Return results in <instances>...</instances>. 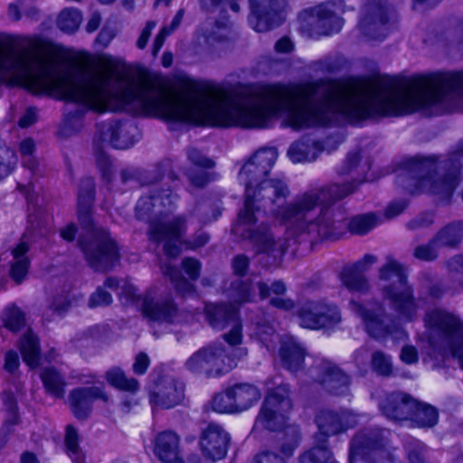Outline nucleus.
Listing matches in <instances>:
<instances>
[{
  "instance_id": "1",
  "label": "nucleus",
  "mask_w": 463,
  "mask_h": 463,
  "mask_svg": "<svg viewBox=\"0 0 463 463\" xmlns=\"http://www.w3.org/2000/svg\"><path fill=\"white\" fill-rule=\"evenodd\" d=\"M42 45L36 37H23L15 46L0 42V85L99 112L126 111L168 122V87L159 77L145 74L122 84L114 80L118 61L112 56L98 57L95 65L74 67L55 52L41 53Z\"/></svg>"
},
{
  "instance_id": "2",
  "label": "nucleus",
  "mask_w": 463,
  "mask_h": 463,
  "mask_svg": "<svg viewBox=\"0 0 463 463\" xmlns=\"http://www.w3.org/2000/svg\"><path fill=\"white\" fill-rule=\"evenodd\" d=\"M259 165L250 159L239 173V180L245 185V201L232 227L236 236L249 240L259 252L281 254L287 249L285 240L275 239L265 225H256V213L261 207L271 204V217L284 226L289 235L308 233L323 238L331 234L333 225L327 204L355 190L353 184H335L327 188L304 192L290 203L282 204L289 196L288 184L282 179H263L267 175H259Z\"/></svg>"
},
{
  "instance_id": "3",
  "label": "nucleus",
  "mask_w": 463,
  "mask_h": 463,
  "mask_svg": "<svg viewBox=\"0 0 463 463\" xmlns=\"http://www.w3.org/2000/svg\"><path fill=\"white\" fill-rule=\"evenodd\" d=\"M450 97L463 98V71L330 82V125L417 110L437 114Z\"/></svg>"
},
{
  "instance_id": "4",
  "label": "nucleus",
  "mask_w": 463,
  "mask_h": 463,
  "mask_svg": "<svg viewBox=\"0 0 463 463\" xmlns=\"http://www.w3.org/2000/svg\"><path fill=\"white\" fill-rule=\"evenodd\" d=\"M292 410L288 384H279L268 393L256 417L253 430L277 431L285 430L284 442L279 454L273 450L262 451L256 455L253 463H287L293 455L300 439L299 430L295 425H288V414Z\"/></svg>"
},
{
  "instance_id": "5",
  "label": "nucleus",
  "mask_w": 463,
  "mask_h": 463,
  "mask_svg": "<svg viewBox=\"0 0 463 463\" xmlns=\"http://www.w3.org/2000/svg\"><path fill=\"white\" fill-rule=\"evenodd\" d=\"M177 199L169 189L153 190L149 195L142 196L136 206V216L149 222V238L156 242H164V251L169 257L181 252V237L185 231L182 217L168 219Z\"/></svg>"
},
{
  "instance_id": "6",
  "label": "nucleus",
  "mask_w": 463,
  "mask_h": 463,
  "mask_svg": "<svg viewBox=\"0 0 463 463\" xmlns=\"http://www.w3.org/2000/svg\"><path fill=\"white\" fill-rule=\"evenodd\" d=\"M460 157H463V141L448 159L437 162L436 156L413 157L408 162L412 175L411 194L427 193L440 200L450 198L460 182Z\"/></svg>"
},
{
  "instance_id": "7",
  "label": "nucleus",
  "mask_w": 463,
  "mask_h": 463,
  "mask_svg": "<svg viewBox=\"0 0 463 463\" xmlns=\"http://www.w3.org/2000/svg\"><path fill=\"white\" fill-rule=\"evenodd\" d=\"M379 290L383 300L388 301L399 319L411 322L418 318L420 305L414 297L413 288L408 284L406 269L392 256L378 270Z\"/></svg>"
},
{
  "instance_id": "8",
  "label": "nucleus",
  "mask_w": 463,
  "mask_h": 463,
  "mask_svg": "<svg viewBox=\"0 0 463 463\" xmlns=\"http://www.w3.org/2000/svg\"><path fill=\"white\" fill-rule=\"evenodd\" d=\"M229 305L206 304L204 312L209 325L214 330H223L231 326V330L223 335V339L230 345H240L242 341V326L239 317L241 305L250 302L254 298V291L250 281L237 279L232 281L227 289Z\"/></svg>"
},
{
  "instance_id": "9",
  "label": "nucleus",
  "mask_w": 463,
  "mask_h": 463,
  "mask_svg": "<svg viewBox=\"0 0 463 463\" xmlns=\"http://www.w3.org/2000/svg\"><path fill=\"white\" fill-rule=\"evenodd\" d=\"M427 334L433 344L440 342L445 352L456 358L463 369V322L454 313L435 307L423 317Z\"/></svg>"
},
{
  "instance_id": "10",
  "label": "nucleus",
  "mask_w": 463,
  "mask_h": 463,
  "mask_svg": "<svg viewBox=\"0 0 463 463\" xmlns=\"http://www.w3.org/2000/svg\"><path fill=\"white\" fill-rule=\"evenodd\" d=\"M389 436L388 430L379 428L359 430L350 441L349 463H394Z\"/></svg>"
},
{
  "instance_id": "11",
  "label": "nucleus",
  "mask_w": 463,
  "mask_h": 463,
  "mask_svg": "<svg viewBox=\"0 0 463 463\" xmlns=\"http://www.w3.org/2000/svg\"><path fill=\"white\" fill-rule=\"evenodd\" d=\"M349 309L361 320L365 331L373 338H385L394 334L404 335L379 300L372 299L362 303L351 299Z\"/></svg>"
},
{
  "instance_id": "12",
  "label": "nucleus",
  "mask_w": 463,
  "mask_h": 463,
  "mask_svg": "<svg viewBox=\"0 0 463 463\" xmlns=\"http://www.w3.org/2000/svg\"><path fill=\"white\" fill-rule=\"evenodd\" d=\"M128 298L136 302L143 316L151 323L172 324L177 317V307L171 296L160 291L157 288H149L142 296L133 286L126 291Z\"/></svg>"
},
{
  "instance_id": "13",
  "label": "nucleus",
  "mask_w": 463,
  "mask_h": 463,
  "mask_svg": "<svg viewBox=\"0 0 463 463\" xmlns=\"http://www.w3.org/2000/svg\"><path fill=\"white\" fill-rule=\"evenodd\" d=\"M80 245L89 265L98 271L110 269L119 260L118 247L106 230H95Z\"/></svg>"
},
{
  "instance_id": "14",
  "label": "nucleus",
  "mask_w": 463,
  "mask_h": 463,
  "mask_svg": "<svg viewBox=\"0 0 463 463\" xmlns=\"http://www.w3.org/2000/svg\"><path fill=\"white\" fill-rule=\"evenodd\" d=\"M184 365L188 371L194 373L220 376L230 372L235 366V363L228 355L222 344H214L194 353Z\"/></svg>"
},
{
  "instance_id": "15",
  "label": "nucleus",
  "mask_w": 463,
  "mask_h": 463,
  "mask_svg": "<svg viewBox=\"0 0 463 463\" xmlns=\"http://www.w3.org/2000/svg\"><path fill=\"white\" fill-rule=\"evenodd\" d=\"M366 418V414L358 413L350 409L321 410L316 416L318 431L315 434L314 439H326V444L328 445L329 437L342 434L354 428Z\"/></svg>"
},
{
  "instance_id": "16",
  "label": "nucleus",
  "mask_w": 463,
  "mask_h": 463,
  "mask_svg": "<svg viewBox=\"0 0 463 463\" xmlns=\"http://www.w3.org/2000/svg\"><path fill=\"white\" fill-rule=\"evenodd\" d=\"M390 6L387 0H367L362 7L359 27L364 35L372 40L385 38Z\"/></svg>"
},
{
  "instance_id": "17",
  "label": "nucleus",
  "mask_w": 463,
  "mask_h": 463,
  "mask_svg": "<svg viewBox=\"0 0 463 463\" xmlns=\"http://www.w3.org/2000/svg\"><path fill=\"white\" fill-rule=\"evenodd\" d=\"M307 373L334 395H346L349 392V375L330 361L317 359Z\"/></svg>"
},
{
  "instance_id": "18",
  "label": "nucleus",
  "mask_w": 463,
  "mask_h": 463,
  "mask_svg": "<svg viewBox=\"0 0 463 463\" xmlns=\"http://www.w3.org/2000/svg\"><path fill=\"white\" fill-rule=\"evenodd\" d=\"M332 4L319 5L305 10L299 15L301 27L317 34L328 35L338 32L343 25L342 19L332 9Z\"/></svg>"
},
{
  "instance_id": "19",
  "label": "nucleus",
  "mask_w": 463,
  "mask_h": 463,
  "mask_svg": "<svg viewBox=\"0 0 463 463\" xmlns=\"http://www.w3.org/2000/svg\"><path fill=\"white\" fill-rule=\"evenodd\" d=\"M136 131L137 128L129 122H102L97 125L94 143L96 146L100 142L118 149H126L134 145Z\"/></svg>"
},
{
  "instance_id": "20",
  "label": "nucleus",
  "mask_w": 463,
  "mask_h": 463,
  "mask_svg": "<svg viewBox=\"0 0 463 463\" xmlns=\"http://www.w3.org/2000/svg\"><path fill=\"white\" fill-rule=\"evenodd\" d=\"M229 442V434L220 425L211 423L203 431L200 445L205 457L218 460L225 457Z\"/></svg>"
},
{
  "instance_id": "21",
  "label": "nucleus",
  "mask_w": 463,
  "mask_h": 463,
  "mask_svg": "<svg viewBox=\"0 0 463 463\" xmlns=\"http://www.w3.org/2000/svg\"><path fill=\"white\" fill-rule=\"evenodd\" d=\"M250 14L249 24L256 32H266L281 23L275 11V0H250Z\"/></svg>"
},
{
  "instance_id": "22",
  "label": "nucleus",
  "mask_w": 463,
  "mask_h": 463,
  "mask_svg": "<svg viewBox=\"0 0 463 463\" xmlns=\"http://www.w3.org/2000/svg\"><path fill=\"white\" fill-rule=\"evenodd\" d=\"M108 402L109 397L101 387L78 388L71 392L69 402L74 415L78 419L86 418L91 411L94 400Z\"/></svg>"
},
{
  "instance_id": "23",
  "label": "nucleus",
  "mask_w": 463,
  "mask_h": 463,
  "mask_svg": "<svg viewBox=\"0 0 463 463\" xmlns=\"http://www.w3.org/2000/svg\"><path fill=\"white\" fill-rule=\"evenodd\" d=\"M416 400L406 393H392L381 403L383 413L392 420H411Z\"/></svg>"
},
{
  "instance_id": "24",
  "label": "nucleus",
  "mask_w": 463,
  "mask_h": 463,
  "mask_svg": "<svg viewBox=\"0 0 463 463\" xmlns=\"http://www.w3.org/2000/svg\"><path fill=\"white\" fill-rule=\"evenodd\" d=\"M184 398V384L172 378H165L156 383L150 394L153 403L164 408L178 404Z\"/></svg>"
},
{
  "instance_id": "25",
  "label": "nucleus",
  "mask_w": 463,
  "mask_h": 463,
  "mask_svg": "<svg viewBox=\"0 0 463 463\" xmlns=\"http://www.w3.org/2000/svg\"><path fill=\"white\" fill-rule=\"evenodd\" d=\"M154 453L163 463H184L180 457V438L174 431L165 430L156 436Z\"/></svg>"
},
{
  "instance_id": "26",
  "label": "nucleus",
  "mask_w": 463,
  "mask_h": 463,
  "mask_svg": "<svg viewBox=\"0 0 463 463\" xmlns=\"http://www.w3.org/2000/svg\"><path fill=\"white\" fill-rule=\"evenodd\" d=\"M279 354L282 365L291 373H296L302 369L307 352L306 348L296 338L292 336L284 337L281 340Z\"/></svg>"
},
{
  "instance_id": "27",
  "label": "nucleus",
  "mask_w": 463,
  "mask_h": 463,
  "mask_svg": "<svg viewBox=\"0 0 463 463\" xmlns=\"http://www.w3.org/2000/svg\"><path fill=\"white\" fill-rule=\"evenodd\" d=\"M318 305L319 314L316 318L307 316L304 317V323L307 326V329L332 328L341 323L342 316L337 306L325 300H318Z\"/></svg>"
},
{
  "instance_id": "28",
  "label": "nucleus",
  "mask_w": 463,
  "mask_h": 463,
  "mask_svg": "<svg viewBox=\"0 0 463 463\" xmlns=\"http://www.w3.org/2000/svg\"><path fill=\"white\" fill-rule=\"evenodd\" d=\"M29 249L28 242L23 239L11 251L13 259L10 261V276L17 284L22 283L27 276L30 267L27 256Z\"/></svg>"
},
{
  "instance_id": "29",
  "label": "nucleus",
  "mask_w": 463,
  "mask_h": 463,
  "mask_svg": "<svg viewBox=\"0 0 463 463\" xmlns=\"http://www.w3.org/2000/svg\"><path fill=\"white\" fill-rule=\"evenodd\" d=\"M323 151L322 145L317 141H298L290 146L288 156L293 163L312 162Z\"/></svg>"
},
{
  "instance_id": "30",
  "label": "nucleus",
  "mask_w": 463,
  "mask_h": 463,
  "mask_svg": "<svg viewBox=\"0 0 463 463\" xmlns=\"http://www.w3.org/2000/svg\"><path fill=\"white\" fill-rule=\"evenodd\" d=\"M298 463H337L326 439H314V445L298 458Z\"/></svg>"
},
{
  "instance_id": "31",
  "label": "nucleus",
  "mask_w": 463,
  "mask_h": 463,
  "mask_svg": "<svg viewBox=\"0 0 463 463\" xmlns=\"http://www.w3.org/2000/svg\"><path fill=\"white\" fill-rule=\"evenodd\" d=\"M19 350L24 362L29 367L35 368L38 366L40 359L39 340L31 329H28L22 336Z\"/></svg>"
},
{
  "instance_id": "32",
  "label": "nucleus",
  "mask_w": 463,
  "mask_h": 463,
  "mask_svg": "<svg viewBox=\"0 0 463 463\" xmlns=\"http://www.w3.org/2000/svg\"><path fill=\"white\" fill-rule=\"evenodd\" d=\"M237 411H246L261 397L260 391L248 383L236 384L232 387Z\"/></svg>"
},
{
  "instance_id": "33",
  "label": "nucleus",
  "mask_w": 463,
  "mask_h": 463,
  "mask_svg": "<svg viewBox=\"0 0 463 463\" xmlns=\"http://www.w3.org/2000/svg\"><path fill=\"white\" fill-rule=\"evenodd\" d=\"M40 377L49 394L56 398H62L64 396L66 386L65 379L54 367L44 368Z\"/></svg>"
},
{
  "instance_id": "34",
  "label": "nucleus",
  "mask_w": 463,
  "mask_h": 463,
  "mask_svg": "<svg viewBox=\"0 0 463 463\" xmlns=\"http://www.w3.org/2000/svg\"><path fill=\"white\" fill-rule=\"evenodd\" d=\"M64 450L72 463H85L86 456L80 446V435L71 425H68L64 435Z\"/></svg>"
},
{
  "instance_id": "35",
  "label": "nucleus",
  "mask_w": 463,
  "mask_h": 463,
  "mask_svg": "<svg viewBox=\"0 0 463 463\" xmlns=\"http://www.w3.org/2000/svg\"><path fill=\"white\" fill-rule=\"evenodd\" d=\"M411 420L418 427L431 428L438 423L439 412L435 407L416 401Z\"/></svg>"
},
{
  "instance_id": "36",
  "label": "nucleus",
  "mask_w": 463,
  "mask_h": 463,
  "mask_svg": "<svg viewBox=\"0 0 463 463\" xmlns=\"http://www.w3.org/2000/svg\"><path fill=\"white\" fill-rule=\"evenodd\" d=\"M342 284L352 293L365 294L369 292L372 286L364 274H358L347 269L341 272Z\"/></svg>"
},
{
  "instance_id": "37",
  "label": "nucleus",
  "mask_w": 463,
  "mask_h": 463,
  "mask_svg": "<svg viewBox=\"0 0 463 463\" xmlns=\"http://www.w3.org/2000/svg\"><path fill=\"white\" fill-rule=\"evenodd\" d=\"M107 382L116 389L134 392L138 390V382L132 378L127 377L125 373L118 367H114L106 373Z\"/></svg>"
},
{
  "instance_id": "38",
  "label": "nucleus",
  "mask_w": 463,
  "mask_h": 463,
  "mask_svg": "<svg viewBox=\"0 0 463 463\" xmlns=\"http://www.w3.org/2000/svg\"><path fill=\"white\" fill-rule=\"evenodd\" d=\"M463 238V222H454L441 230L434 239L439 246L454 247Z\"/></svg>"
},
{
  "instance_id": "39",
  "label": "nucleus",
  "mask_w": 463,
  "mask_h": 463,
  "mask_svg": "<svg viewBox=\"0 0 463 463\" xmlns=\"http://www.w3.org/2000/svg\"><path fill=\"white\" fill-rule=\"evenodd\" d=\"M381 222L380 218L373 213L357 215L349 222V230L352 233L363 235Z\"/></svg>"
},
{
  "instance_id": "40",
  "label": "nucleus",
  "mask_w": 463,
  "mask_h": 463,
  "mask_svg": "<svg viewBox=\"0 0 463 463\" xmlns=\"http://www.w3.org/2000/svg\"><path fill=\"white\" fill-rule=\"evenodd\" d=\"M184 9H180L175 14L173 18L171 24L169 25H165L161 28L159 33L156 34L153 45H152V54L154 57L157 55L161 48L163 47L165 38L174 33L181 24V22L184 18Z\"/></svg>"
},
{
  "instance_id": "41",
  "label": "nucleus",
  "mask_w": 463,
  "mask_h": 463,
  "mask_svg": "<svg viewBox=\"0 0 463 463\" xmlns=\"http://www.w3.org/2000/svg\"><path fill=\"white\" fill-rule=\"evenodd\" d=\"M95 184L90 177L84 178L80 184L78 203L79 213L87 214L94 199Z\"/></svg>"
},
{
  "instance_id": "42",
  "label": "nucleus",
  "mask_w": 463,
  "mask_h": 463,
  "mask_svg": "<svg viewBox=\"0 0 463 463\" xmlns=\"http://www.w3.org/2000/svg\"><path fill=\"white\" fill-rule=\"evenodd\" d=\"M82 15L73 8H65L62 10L58 17V27L68 33L77 31L81 24Z\"/></svg>"
},
{
  "instance_id": "43",
  "label": "nucleus",
  "mask_w": 463,
  "mask_h": 463,
  "mask_svg": "<svg viewBox=\"0 0 463 463\" xmlns=\"http://www.w3.org/2000/svg\"><path fill=\"white\" fill-rule=\"evenodd\" d=\"M2 320L5 327L12 332H17L25 326L24 314L16 306L7 307L2 314Z\"/></svg>"
},
{
  "instance_id": "44",
  "label": "nucleus",
  "mask_w": 463,
  "mask_h": 463,
  "mask_svg": "<svg viewBox=\"0 0 463 463\" xmlns=\"http://www.w3.org/2000/svg\"><path fill=\"white\" fill-rule=\"evenodd\" d=\"M278 157V152L275 148H262L257 151L250 158L259 165V175H268L275 164Z\"/></svg>"
},
{
  "instance_id": "45",
  "label": "nucleus",
  "mask_w": 463,
  "mask_h": 463,
  "mask_svg": "<svg viewBox=\"0 0 463 463\" xmlns=\"http://www.w3.org/2000/svg\"><path fill=\"white\" fill-rule=\"evenodd\" d=\"M212 407L220 413L237 412L232 389L229 388L225 392L217 393L213 398Z\"/></svg>"
},
{
  "instance_id": "46",
  "label": "nucleus",
  "mask_w": 463,
  "mask_h": 463,
  "mask_svg": "<svg viewBox=\"0 0 463 463\" xmlns=\"http://www.w3.org/2000/svg\"><path fill=\"white\" fill-rule=\"evenodd\" d=\"M93 146L96 165L103 179L109 182L112 177V164L109 156L103 150L108 146L99 142L98 146H96L93 142Z\"/></svg>"
},
{
  "instance_id": "47",
  "label": "nucleus",
  "mask_w": 463,
  "mask_h": 463,
  "mask_svg": "<svg viewBox=\"0 0 463 463\" xmlns=\"http://www.w3.org/2000/svg\"><path fill=\"white\" fill-rule=\"evenodd\" d=\"M162 271L165 275L170 278L171 281L175 285V288L180 294L185 296L192 294L194 291V285L183 278L179 270H177L175 268L170 265H165L162 267Z\"/></svg>"
},
{
  "instance_id": "48",
  "label": "nucleus",
  "mask_w": 463,
  "mask_h": 463,
  "mask_svg": "<svg viewBox=\"0 0 463 463\" xmlns=\"http://www.w3.org/2000/svg\"><path fill=\"white\" fill-rule=\"evenodd\" d=\"M31 0H17L15 3H11L8 5L7 15L10 20L17 22L22 17V11L30 18H34L38 11L34 7L28 8Z\"/></svg>"
},
{
  "instance_id": "49",
  "label": "nucleus",
  "mask_w": 463,
  "mask_h": 463,
  "mask_svg": "<svg viewBox=\"0 0 463 463\" xmlns=\"http://www.w3.org/2000/svg\"><path fill=\"white\" fill-rule=\"evenodd\" d=\"M35 144L32 138H25L20 144V153L22 156L23 165L31 171H34L38 165V161L33 156Z\"/></svg>"
},
{
  "instance_id": "50",
  "label": "nucleus",
  "mask_w": 463,
  "mask_h": 463,
  "mask_svg": "<svg viewBox=\"0 0 463 463\" xmlns=\"http://www.w3.org/2000/svg\"><path fill=\"white\" fill-rule=\"evenodd\" d=\"M16 163L17 160L14 151L6 147H0V181L12 173Z\"/></svg>"
},
{
  "instance_id": "51",
  "label": "nucleus",
  "mask_w": 463,
  "mask_h": 463,
  "mask_svg": "<svg viewBox=\"0 0 463 463\" xmlns=\"http://www.w3.org/2000/svg\"><path fill=\"white\" fill-rule=\"evenodd\" d=\"M373 369L381 375H390L392 369L391 356L381 352L376 351L372 355Z\"/></svg>"
},
{
  "instance_id": "52",
  "label": "nucleus",
  "mask_w": 463,
  "mask_h": 463,
  "mask_svg": "<svg viewBox=\"0 0 463 463\" xmlns=\"http://www.w3.org/2000/svg\"><path fill=\"white\" fill-rule=\"evenodd\" d=\"M438 242L433 238L426 244L417 246L413 250V256L422 261H431L438 257Z\"/></svg>"
},
{
  "instance_id": "53",
  "label": "nucleus",
  "mask_w": 463,
  "mask_h": 463,
  "mask_svg": "<svg viewBox=\"0 0 463 463\" xmlns=\"http://www.w3.org/2000/svg\"><path fill=\"white\" fill-rule=\"evenodd\" d=\"M82 127L83 123L80 117L68 114L60 127L59 134L63 137H68L80 131Z\"/></svg>"
},
{
  "instance_id": "54",
  "label": "nucleus",
  "mask_w": 463,
  "mask_h": 463,
  "mask_svg": "<svg viewBox=\"0 0 463 463\" xmlns=\"http://www.w3.org/2000/svg\"><path fill=\"white\" fill-rule=\"evenodd\" d=\"M20 417L18 413L8 414L0 429V449L3 448L12 433L14 432L15 427L20 424Z\"/></svg>"
},
{
  "instance_id": "55",
  "label": "nucleus",
  "mask_w": 463,
  "mask_h": 463,
  "mask_svg": "<svg viewBox=\"0 0 463 463\" xmlns=\"http://www.w3.org/2000/svg\"><path fill=\"white\" fill-rule=\"evenodd\" d=\"M318 308V300H307L302 303L297 310L299 325L304 328H307V326L304 323V317L307 316L311 317V318H316L317 315L319 314Z\"/></svg>"
},
{
  "instance_id": "56",
  "label": "nucleus",
  "mask_w": 463,
  "mask_h": 463,
  "mask_svg": "<svg viewBox=\"0 0 463 463\" xmlns=\"http://www.w3.org/2000/svg\"><path fill=\"white\" fill-rule=\"evenodd\" d=\"M258 288L261 298L269 297L270 293L277 295L278 297L282 296L286 293L287 288L283 281L276 280L270 287L264 282L258 283Z\"/></svg>"
},
{
  "instance_id": "57",
  "label": "nucleus",
  "mask_w": 463,
  "mask_h": 463,
  "mask_svg": "<svg viewBox=\"0 0 463 463\" xmlns=\"http://www.w3.org/2000/svg\"><path fill=\"white\" fill-rule=\"evenodd\" d=\"M257 335L260 340L266 345L269 350L274 349L273 343L279 339V336L275 334L274 329L269 325H258Z\"/></svg>"
},
{
  "instance_id": "58",
  "label": "nucleus",
  "mask_w": 463,
  "mask_h": 463,
  "mask_svg": "<svg viewBox=\"0 0 463 463\" xmlns=\"http://www.w3.org/2000/svg\"><path fill=\"white\" fill-rule=\"evenodd\" d=\"M187 158L193 165L203 169L213 166V162L194 147L187 149Z\"/></svg>"
},
{
  "instance_id": "59",
  "label": "nucleus",
  "mask_w": 463,
  "mask_h": 463,
  "mask_svg": "<svg viewBox=\"0 0 463 463\" xmlns=\"http://www.w3.org/2000/svg\"><path fill=\"white\" fill-rule=\"evenodd\" d=\"M112 303V296L101 288L92 293L90 297L88 306L91 308L106 307Z\"/></svg>"
},
{
  "instance_id": "60",
  "label": "nucleus",
  "mask_w": 463,
  "mask_h": 463,
  "mask_svg": "<svg viewBox=\"0 0 463 463\" xmlns=\"http://www.w3.org/2000/svg\"><path fill=\"white\" fill-rule=\"evenodd\" d=\"M426 447L416 440L408 450V458L411 463H426Z\"/></svg>"
},
{
  "instance_id": "61",
  "label": "nucleus",
  "mask_w": 463,
  "mask_h": 463,
  "mask_svg": "<svg viewBox=\"0 0 463 463\" xmlns=\"http://www.w3.org/2000/svg\"><path fill=\"white\" fill-rule=\"evenodd\" d=\"M377 261V257L372 254H365L361 260H357L351 266L345 267V269L352 270L358 274H364L371 269V267Z\"/></svg>"
},
{
  "instance_id": "62",
  "label": "nucleus",
  "mask_w": 463,
  "mask_h": 463,
  "mask_svg": "<svg viewBox=\"0 0 463 463\" xmlns=\"http://www.w3.org/2000/svg\"><path fill=\"white\" fill-rule=\"evenodd\" d=\"M156 26L155 21H147L141 30L140 34L137 40L136 45L138 49L143 50L146 46L148 40L152 34V32Z\"/></svg>"
},
{
  "instance_id": "63",
  "label": "nucleus",
  "mask_w": 463,
  "mask_h": 463,
  "mask_svg": "<svg viewBox=\"0 0 463 463\" xmlns=\"http://www.w3.org/2000/svg\"><path fill=\"white\" fill-rule=\"evenodd\" d=\"M446 266L450 276H463V254H458L450 258Z\"/></svg>"
},
{
  "instance_id": "64",
  "label": "nucleus",
  "mask_w": 463,
  "mask_h": 463,
  "mask_svg": "<svg viewBox=\"0 0 463 463\" xmlns=\"http://www.w3.org/2000/svg\"><path fill=\"white\" fill-rule=\"evenodd\" d=\"M182 266L190 279L195 280L199 277L201 265L197 260L185 258L182 261Z\"/></svg>"
}]
</instances>
